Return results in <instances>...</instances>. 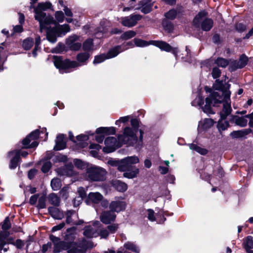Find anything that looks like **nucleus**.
I'll list each match as a JSON object with an SVG mask.
<instances>
[{"mask_svg":"<svg viewBox=\"0 0 253 253\" xmlns=\"http://www.w3.org/2000/svg\"><path fill=\"white\" fill-rule=\"evenodd\" d=\"M104 138V135L102 133H97L95 136V140L99 143L102 142Z\"/></svg>","mask_w":253,"mask_h":253,"instance_id":"nucleus-59","label":"nucleus"},{"mask_svg":"<svg viewBox=\"0 0 253 253\" xmlns=\"http://www.w3.org/2000/svg\"><path fill=\"white\" fill-rule=\"evenodd\" d=\"M129 119V117L128 116L121 117L120 118V119H119L118 120H117L116 121L115 124L116 125L119 126L121 123H126L128 121Z\"/></svg>","mask_w":253,"mask_h":253,"instance_id":"nucleus-56","label":"nucleus"},{"mask_svg":"<svg viewBox=\"0 0 253 253\" xmlns=\"http://www.w3.org/2000/svg\"><path fill=\"white\" fill-rule=\"evenodd\" d=\"M48 200L50 204L58 206L60 204L59 198L54 193H52L48 196Z\"/></svg>","mask_w":253,"mask_h":253,"instance_id":"nucleus-34","label":"nucleus"},{"mask_svg":"<svg viewBox=\"0 0 253 253\" xmlns=\"http://www.w3.org/2000/svg\"><path fill=\"white\" fill-rule=\"evenodd\" d=\"M151 43L155 46L159 47L162 50H164L167 52L172 51V53L175 55L176 58L178 49L177 48H172L171 46L168 43L159 41H151Z\"/></svg>","mask_w":253,"mask_h":253,"instance_id":"nucleus-14","label":"nucleus"},{"mask_svg":"<svg viewBox=\"0 0 253 253\" xmlns=\"http://www.w3.org/2000/svg\"><path fill=\"white\" fill-rule=\"evenodd\" d=\"M204 104L203 97L200 95L198 94L197 97L192 101V105L194 106H202Z\"/></svg>","mask_w":253,"mask_h":253,"instance_id":"nucleus-42","label":"nucleus"},{"mask_svg":"<svg viewBox=\"0 0 253 253\" xmlns=\"http://www.w3.org/2000/svg\"><path fill=\"white\" fill-rule=\"evenodd\" d=\"M133 41L135 44L137 46L140 47H145L149 45L150 44H152L151 41L150 42H149L147 41L139 39H134L133 40Z\"/></svg>","mask_w":253,"mask_h":253,"instance_id":"nucleus-39","label":"nucleus"},{"mask_svg":"<svg viewBox=\"0 0 253 253\" xmlns=\"http://www.w3.org/2000/svg\"><path fill=\"white\" fill-rule=\"evenodd\" d=\"M140 133V140L138 141L131 128L126 127L124 129L123 134L118 136V141L115 137L113 136L108 137L105 139V146L103 148V151L106 153L113 152L116 148L120 147L122 144L133 145L138 143V145L141 146L142 139V131L141 130Z\"/></svg>","mask_w":253,"mask_h":253,"instance_id":"nucleus-2","label":"nucleus"},{"mask_svg":"<svg viewBox=\"0 0 253 253\" xmlns=\"http://www.w3.org/2000/svg\"><path fill=\"white\" fill-rule=\"evenodd\" d=\"M126 203L123 200V198L118 197L111 202L109 205V208L113 212L114 211L119 212L124 211L126 209Z\"/></svg>","mask_w":253,"mask_h":253,"instance_id":"nucleus-12","label":"nucleus"},{"mask_svg":"<svg viewBox=\"0 0 253 253\" xmlns=\"http://www.w3.org/2000/svg\"><path fill=\"white\" fill-rule=\"evenodd\" d=\"M78 193L79 195V197L84 198L85 196V191L83 187H79L78 189Z\"/></svg>","mask_w":253,"mask_h":253,"instance_id":"nucleus-58","label":"nucleus"},{"mask_svg":"<svg viewBox=\"0 0 253 253\" xmlns=\"http://www.w3.org/2000/svg\"><path fill=\"white\" fill-rule=\"evenodd\" d=\"M153 3L152 0H141L139 2V6L136 9H140L144 14L149 13L152 10Z\"/></svg>","mask_w":253,"mask_h":253,"instance_id":"nucleus-16","label":"nucleus"},{"mask_svg":"<svg viewBox=\"0 0 253 253\" xmlns=\"http://www.w3.org/2000/svg\"><path fill=\"white\" fill-rule=\"evenodd\" d=\"M89 148L91 149L90 154L94 157L98 156V151L101 148V147L97 144L92 143L89 146Z\"/></svg>","mask_w":253,"mask_h":253,"instance_id":"nucleus-33","label":"nucleus"},{"mask_svg":"<svg viewBox=\"0 0 253 253\" xmlns=\"http://www.w3.org/2000/svg\"><path fill=\"white\" fill-rule=\"evenodd\" d=\"M139 162V159L137 156L127 157L121 161L118 169L120 171H125L129 169L131 165L136 164Z\"/></svg>","mask_w":253,"mask_h":253,"instance_id":"nucleus-9","label":"nucleus"},{"mask_svg":"<svg viewBox=\"0 0 253 253\" xmlns=\"http://www.w3.org/2000/svg\"><path fill=\"white\" fill-rule=\"evenodd\" d=\"M103 198V196L99 192H90L88 195L86 202L87 204H89L90 202L98 204Z\"/></svg>","mask_w":253,"mask_h":253,"instance_id":"nucleus-20","label":"nucleus"},{"mask_svg":"<svg viewBox=\"0 0 253 253\" xmlns=\"http://www.w3.org/2000/svg\"><path fill=\"white\" fill-rule=\"evenodd\" d=\"M163 26L165 30L169 33L171 32L173 30V25L170 22L167 21H163Z\"/></svg>","mask_w":253,"mask_h":253,"instance_id":"nucleus-46","label":"nucleus"},{"mask_svg":"<svg viewBox=\"0 0 253 253\" xmlns=\"http://www.w3.org/2000/svg\"><path fill=\"white\" fill-rule=\"evenodd\" d=\"M34 44V40L32 38H27L23 41V47L26 50L30 49Z\"/></svg>","mask_w":253,"mask_h":253,"instance_id":"nucleus-40","label":"nucleus"},{"mask_svg":"<svg viewBox=\"0 0 253 253\" xmlns=\"http://www.w3.org/2000/svg\"><path fill=\"white\" fill-rule=\"evenodd\" d=\"M73 166L71 165H67L62 169H58L57 172L62 175L73 176L76 174L73 170Z\"/></svg>","mask_w":253,"mask_h":253,"instance_id":"nucleus-24","label":"nucleus"},{"mask_svg":"<svg viewBox=\"0 0 253 253\" xmlns=\"http://www.w3.org/2000/svg\"><path fill=\"white\" fill-rule=\"evenodd\" d=\"M126 170L127 171L123 174L124 176L129 179L137 177L139 173V169L135 167H131L130 169H128Z\"/></svg>","mask_w":253,"mask_h":253,"instance_id":"nucleus-25","label":"nucleus"},{"mask_svg":"<svg viewBox=\"0 0 253 253\" xmlns=\"http://www.w3.org/2000/svg\"><path fill=\"white\" fill-rule=\"evenodd\" d=\"M72 248L68 251V253H85L86 252V247L83 245L81 246L73 244Z\"/></svg>","mask_w":253,"mask_h":253,"instance_id":"nucleus-27","label":"nucleus"},{"mask_svg":"<svg viewBox=\"0 0 253 253\" xmlns=\"http://www.w3.org/2000/svg\"><path fill=\"white\" fill-rule=\"evenodd\" d=\"M51 186L54 191L58 190L61 186V180L58 178L52 179L51 181Z\"/></svg>","mask_w":253,"mask_h":253,"instance_id":"nucleus-38","label":"nucleus"},{"mask_svg":"<svg viewBox=\"0 0 253 253\" xmlns=\"http://www.w3.org/2000/svg\"><path fill=\"white\" fill-rule=\"evenodd\" d=\"M75 166L79 169H84L87 167L88 164L80 159H74L73 161Z\"/></svg>","mask_w":253,"mask_h":253,"instance_id":"nucleus-37","label":"nucleus"},{"mask_svg":"<svg viewBox=\"0 0 253 253\" xmlns=\"http://www.w3.org/2000/svg\"><path fill=\"white\" fill-rule=\"evenodd\" d=\"M77 139L79 141H85L88 139V136L86 135L80 134L77 136Z\"/></svg>","mask_w":253,"mask_h":253,"instance_id":"nucleus-60","label":"nucleus"},{"mask_svg":"<svg viewBox=\"0 0 253 253\" xmlns=\"http://www.w3.org/2000/svg\"><path fill=\"white\" fill-rule=\"evenodd\" d=\"M51 167V162L50 161H46L43 163V165L41 168V170L43 172L46 173L49 171Z\"/></svg>","mask_w":253,"mask_h":253,"instance_id":"nucleus-48","label":"nucleus"},{"mask_svg":"<svg viewBox=\"0 0 253 253\" xmlns=\"http://www.w3.org/2000/svg\"><path fill=\"white\" fill-rule=\"evenodd\" d=\"M37 169H31L28 172V177L30 179H32L35 175L37 173Z\"/></svg>","mask_w":253,"mask_h":253,"instance_id":"nucleus-62","label":"nucleus"},{"mask_svg":"<svg viewBox=\"0 0 253 253\" xmlns=\"http://www.w3.org/2000/svg\"><path fill=\"white\" fill-rule=\"evenodd\" d=\"M92 39L86 40L83 43V48L85 51H89L94 49Z\"/></svg>","mask_w":253,"mask_h":253,"instance_id":"nucleus-35","label":"nucleus"},{"mask_svg":"<svg viewBox=\"0 0 253 253\" xmlns=\"http://www.w3.org/2000/svg\"><path fill=\"white\" fill-rule=\"evenodd\" d=\"M116 216V214L111 211H105L103 212L101 214L100 218L103 223L107 224L110 223L111 221H114Z\"/></svg>","mask_w":253,"mask_h":253,"instance_id":"nucleus-19","label":"nucleus"},{"mask_svg":"<svg viewBox=\"0 0 253 253\" xmlns=\"http://www.w3.org/2000/svg\"><path fill=\"white\" fill-rule=\"evenodd\" d=\"M97 133H102L104 135L114 134L116 132L115 128L114 127H101L96 130Z\"/></svg>","mask_w":253,"mask_h":253,"instance_id":"nucleus-28","label":"nucleus"},{"mask_svg":"<svg viewBox=\"0 0 253 253\" xmlns=\"http://www.w3.org/2000/svg\"><path fill=\"white\" fill-rule=\"evenodd\" d=\"M48 211L51 215L55 219H60L63 217V214L57 208L50 207L48 208Z\"/></svg>","mask_w":253,"mask_h":253,"instance_id":"nucleus-29","label":"nucleus"},{"mask_svg":"<svg viewBox=\"0 0 253 253\" xmlns=\"http://www.w3.org/2000/svg\"><path fill=\"white\" fill-rule=\"evenodd\" d=\"M115 188L120 192H125L127 189L126 184L120 181H116L114 183Z\"/></svg>","mask_w":253,"mask_h":253,"instance_id":"nucleus-32","label":"nucleus"},{"mask_svg":"<svg viewBox=\"0 0 253 253\" xmlns=\"http://www.w3.org/2000/svg\"><path fill=\"white\" fill-rule=\"evenodd\" d=\"M107 59L108 58H107V55L105 54L95 56L93 61V64H95L100 63Z\"/></svg>","mask_w":253,"mask_h":253,"instance_id":"nucleus-45","label":"nucleus"},{"mask_svg":"<svg viewBox=\"0 0 253 253\" xmlns=\"http://www.w3.org/2000/svg\"><path fill=\"white\" fill-rule=\"evenodd\" d=\"M50 239L54 243V252L55 253L59 252L62 250H68V251L70 249L72 248V245L73 244H76L75 243L68 244L65 242H60L59 239L53 235H50Z\"/></svg>","mask_w":253,"mask_h":253,"instance_id":"nucleus-10","label":"nucleus"},{"mask_svg":"<svg viewBox=\"0 0 253 253\" xmlns=\"http://www.w3.org/2000/svg\"><path fill=\"white\" fill-rule=\"evenodd\" d=\"M38 199V195H34L31 197L30 199V203L31 205H35Z\"/></svg>","mask_w":253,"mask_h":253,"instance_id":"nucleus-63","label":"nucleus"},{"mask_svg":"<svg viewBox=\"0 0 253 253\" xmlns=\"http://www.w3.org/2000/svg\"><path fill=\"white\" fill-rule=\"evenodd\" d=\"M45 207V197L44 196H41L38 201V208L40 209H43Z\"/></svg>","mask_w":253,"mask_h":253,"instance_id":"nucleus-52","label":"nucleus"},{"mask_svg":"<svg viewBox=\"0 0 253 253\" xmlns=\"http://www.w3.org/2000/svg\"><path fill=\"white\" fill-rule=\"evenodd\" d=\"M135 35V32L132 30H130L124 33L121 35V38L123 40H127L134 37Z\"/></svg>","mask_w":253,"mask_h":253,"instance_id":"nucleus-41","label":"nucleus"},{"mask_svg":"<svg viewBox=\"0 0 253 253\" xmlns=\"http://www.w3.org/2000/svg\"><path fill=\"white\" fill-rule=\"evenodd\" d=\"M118 229V225L116 224L109 225L107 227V230H108L109 231V233H114Z\"/></svg>","mask_w":253,"mask_h":253,"instance_id":"nucleus-57","label":"nucleus"},{"mask_svg":"<svg viewBox=\"0 0 253 253\" xmlns=\"http://www.w3.org/2000/svg\"><path fill=\"white\" fill-rule=\"evenodd\" d=\"M131 125L132 126V127H133V129H132V128H131V129L134 132L135 136H136V133L137 132V128L139 126L138 121L136 119H131ZM135 137H136V138L137 139L136 136H135Z\"/></svg>","mask_w":253,"mask_h":253,"instance_id":"nucleus-50","label":"nucleus"},{"mask_svg":"<svg viewBox=\"0 0 253 253\" xmlns=\"http://www.w3.org/2000/svg\"><path fill=\"white\" fill-rule=\"evenodd\" d=\"M207 13L202 11L198 13L193 20V24L197 27L201 25L203 30L209 31L213 26V21L210 18L206 17Z\"/></svg>","mask_w":253,"mask_h":253,"instance_id":"nucleus-7","label":"nucleus"},{"mask_svg":"<svg viewBox=\"0 0 253 253\" xmlns=\"http://www.w3.org/2000/svg\"><path fill=\"white\" fill-rule=\"evenodd\" d=\"M109 233L107 229L102 230L100 232V236L101 238H106L109 235Z\"/></svg>","mask_w":253,"mask_h":253,"instance_id":"nucleus-61","label":"nucleus"},{"mask_svg":"<svg viewBox=\"0 0 253 253\" xmlns=\"http://www.w3.org/2000/svg\"><path fill=\"white\" fill-rule=\"evenodd\" d=\"M215 64L221 67L225 68L228 65H230V61H229L228 60L223 58H218L215 61Z\"/></svg>","mask_w":253,"mask_h":253,"instance_id":"nucleus-36","label":"nucleus"},{"mask_svg":"<svg viewBox=\"0 0 253 253\" xmlns=\"http://www.w3.org/2000/svg\"><path fill=\"white\" fill-rule=\"evenodd\" d=\"M10 157H12L10 160L9 168L10 169H14L16 168L20 159L19 151L15 150L10 152L8 154Z\"/></svg>","mask_w":253,"mask_h":253,"instance_id":"nucleus-18","label":"nucleus"},{"mask_svg":"<svg viewBox=\"0 0 253 253\" xmlns=\"http://www.w3.org/2000/svg\"><path fill=\"white\" fill-rule=\"evenodd\" d=\"M11 227V224L10 223L9 219L8 217H6L3 222V224L2 225V228L3 230H7L9 229Z\"/></svg>","mask_w":253,"mask_h":253,"instance_id":"nucleus-55","label":"nucleus"},{"mask_svg":"<svg viewBox=\"0 0 253 253\" xmlns=\"http://www.w3.org/2000/svg\"><path fill=\"white\" fill-rule=\"evenodd\" d=\"M213 87L218 91H213L209 97L206 98V104L202 107V109L207 114H213L211 105L216 106L218 103L224 102L223 108L220 112L221 119L218 122L217 127L219 130H224L229 126L228 122L224 119L230 114L232 110L230 103L228 102L230 96V92L228 90L229 85L227 84H223L222 82L216 80Z\"/></svg>","mask_w":253,"mask_h":253,"instance_id":"nucleus-1","label":"nucleus"},{"mask_svg":"<svg viewBox=\"0 0 253 253\" xmlns=\"http://www.w3.org/2000/svg\"><path fill=\"white\" fill-rule=\"evenodd\" d=\"M66 141L63 134H59L57 136L56 144L54 147L55 150L58 151L64 149L66 147Z\"/></svg>","mask_w":253,"mask_h":253,"instance_id":"nucleus-21","label":"nucleus"},{"mask_svg":"<svg viewBox=\"0 0 253 253\" xmlns=\"http://www.w3.org/2000/svg\"><path fill=\"white\" fill-rule=\"evenodd\" d=\"M189 148L192 151H195L201 155H206L208 151L204 148H201L197 144L191 143L188 144Z\"/></svg>","mask_w":253,"mask_h":253,"instance_id":"nucleus-31","label":"nucleus"},{"mask_svg":"<svg viewBox=\"0 0 253 253\" xmlns=\"http://www.w3.org/2000/svg\"><path fill=\"white\" fill-rule=\"evenodd\" d=\"M8 236V233L7 231L1 232L0 233V247L2 249V247L5 244L4 240Z\"/></svg>","mask_w":253,"mask_h":253,"instance_id":"nucleus-49","label":"nucleus"},{"mask_svg":"<svg viewBox=\"0 0 253 253\" xmlns=\"http://www.w3.org/2000/svg\"><path fill=\"white\" fill-rule=\"evenodd\" d=\"M177 12L174 9L169 10L165 14V17L169 19H173L176 17Z\"/></svg>","mask_w":253,"mask_h":253,"instance_id":"nucleus-47","label":"nucleus"},{"mask_svg":"<svg viewBox=\"0 0 253 253\" xmlns=\"http://www.w3.org/2000/svg\"><path fill=\"white\" fill-rule=\"evenodd\" d=\"M124 248L128 250L131 251L135 253H139L140 250L139 248L133 242H127L124 245Z\"/></svg>","mask_w":253,"mask_h":253,"instance_id":"nucleus-30","label":"nucleus"},{"mask_svg":"<svg viewBox=\"0 0 253 253\" xmlns=\"http://www.w3.org/2000/svg\"><path fill=\"white\" fill-rule=\"evenodd\" d=\"M213 125V121L211 119H205L199 123L198 131L200 133L211 127Z\"/></svg>","mask_w":253,"mask_h":253,"instance_id":"nucleus-17","label":"nucleus"},{"mask_svg":"<svg viewBox=\"0 0 253 253\" xmlns=\"http://www.w3.org/2000/svg\"><path fill=\"white\" fill-rule=\"evenodd\" d=\"M79 37L74 35L69 37L66 40V44L72 50H78L81 47V43L77 42Z\"/></svg>","mask_w":253,"mask_h":253,"instance_id":"nucleus-15","label":"nucleus"},{"mask_svg":"<svg viewBox=\"0 0 253 253\" xmlns=\"http://www.w3.org/2000/svg\"><path fill=\"white\" fill-rule=\"evenodd\" d=\"M98 224H99V222L96 221L94 223L93 227L90 226H86L84 232V235L88 238H91L96 236L97 234L96 233V224L97 225Z\"/></svg>","mask_w":253,"mask_h":253,"instance_id":"nucleus-23","label":"nucleus"},{"mask_svg":"<svg viewBox=\"0 0 253 253\" xmlns=\"http://www.w3.org/2000/svg\"><path fill=\"white\" fill-rule=\"evenodd\" d=\"M248 58L245 54H242L238 60H230V68L231 71L244 68L248 63Z\"/></svg>","mask_w":253,"mask_h":253,"instance_id":"nucleus-13","label":"nucleus"},{"mask_svg":"<svg viewBox=\"0 0 253 253\" xmlns=\"http://www.w3.org/2000/svg\"><path fill=\"white\" fill-rule=\"evenodd\" d=\"M142 18V16L139 14H131L127 16L121 18V24L127 27H132L136 25L138 21Z\"/></svg>","mask_w":253,"mask_h":253,"instance_id":"nucleus-11","label":"nucleus"},{"mask_svg":"<svg viewBox=\"0 0 253 253\" xmlns=\"http://www.w3.org/2000/svg\"><path fill=\"white\" fill-rule=\"evenodd\" d=\"M40 134V131L37 129L32 132L29 135L27 136L22 141V144L24 147L27 148H34L38 145V142L36 141L38 138Z\"/></svg>","mask_w":253,"mask_h":253,"instance_id":"nucleus-8","label":"nucleus"},{"mask_svg":"<svg viewBox=\"0 0 253 253\" xmlns=\"http://www.w3.org/2000/svg\"><path fill=\"white\" fill-rule=\"evenodd\" d=\"M44 30L46 32L47 40L50 42L54 43L57 41V37L65 36L70 32V27L68 24L59 25L55 21V22L51 23Z\"/></svg>","mask_w":253,"mask_h":253,"instance_id":"nucleus-5","label":"nucleus"},{"mask_svg":"<svg viewBox=\"0 0 253 253\" xmlns=\"http://www.w3.org/2000/svg\"><path fill=\"white\" fill-rule=\"evenodd\" d=\"M51 4L49 2L39 3L34 8L35 18L40 23V31L42 32L43 29L47 28L51 23L55 22L53 17L50 15H46L43 11L49 9Z\"/></svg>","mask_w":253,"mask_h":253,"instance_id":"nucleus-4","label":"nucleus"},{"mask_svg":"<svg viewBox=\"0 0 253 253\" xmlns=\"http://www.w3.org/2000/svg\"><path fill=\"white\" fill-rule=\"evenodd\" d=\"M106 170L100 167L91 166L86 169L85 178L90 181H103L105 179Z\"/></svg>","mask_w":253,"mask_h":253,"instance_id":"nucleus-6","label":"nucleus"},{"mask_svg":"<svg viewBox=\"0 0 253 253\" xmlns=\"http://www.w3.org/2000/svg\"><path fill=\"white\" fill-rule=\"evenodd\" d=\"M221 71L218 68L214 67L213 68L211 72V75L214 79H216L219 77Z\"/></svg>","mask_w":253,"mask_h":253,"instance_id":"nucleus-54","label":"nucleus"},{"mask_svg":"<svg viewBox=\"0 0 253 253\" xmlns=\"http://www.w3.org/2000/svg\"><path fill=\"white\" fill-rule=\"evenodd\" d=\"M127 49V48H122V46H117L110 49L107 53V58H112L117 56L121 52Z\"/></svg>","mask_w":253,"mask_h":253,"instance_id":"nucleus-26","label":"nucleus"},{"mask_svg":"<svg viewBox=\"0 0 253 253\" xmlns=\"http://www.w3.org/2000/svg\"><path fill=\"white\" fill-rule=\"evenodd\" d=\"M234 119L235 123L241 126H245L247 124V120L244 118L235 117Z\"/></svg>","mask_w":253,"mask_h":253,"instance_id":"nucleus-43","label":"nucleus"},{"mask_svg":"<svg viewBox=\"0 0 253 253\" xmlns=\"http://www.w3.org/2000/svg\"><path fill=\"white\" fill-rule=\"evenodd\" d=\"M244 248L245 250L247 249H253V237L252 236H248L246 238Z\"/></svg>","mask_w":253,"mask_h":253,"instance_id":"nucleus-44","label":"nucleus"},{"mask_svg":"<svg viewBox=\"0 0 253 253\" xmlns=\"http://www.w3.org/2000/svg\"><path fill=\"white\" fill-rule=\"evenodd\" d=\"M78 215L74 211H68L66 213V222L67 223H71L74 225L81 224V221L78 222Z\"/></svg>","mask_w":253,"mask_h":253,"instance_id":"nucleus-22","label":"nucleus"},{"mask_svg":"<svg viewBox=\"0 0 253 253\" xmlns=\"http://www.w3.org/2000/svg\"><path fill=\"white\" fill-rule=\"evenodd\" d=\"M246 117L249 118L250 119V121L249 124L250 126H253V112L249 115L246 116Z\"/></svg>","mask_w":253,"mask_h":253,"instance_id":"nucleus-64","label":"nucleus"},{"mask_svg":"<svg viewBox=\"0 0 253 253\" xmlns=\"http://www.w3.org/2000/svg\"><path fill=\"white\" fill-rule=\"evenodd\" d=\"M147 217L151 221L155 220V212L153 210L151 209H148L147 210Z\"/></svg>","mask_w":253,"mask_h":253,"instance_id":"nucleus-53","label":"nucleus"},{"mask_svg":"<svg viewBox=\"0 0 253 253\" xmlns=\"http://www.w3.org/2000/svg\"><path fill=\"white\" fill-rule=\"evenodd\" d=\"M55 17L58 22H62L64 19L63 13L61 11H57L55 13Z\"/></svg>","mask_w":253,"mask_h":253,"instance_id":"nucleus-51","label":"nucleus"},{"mask_svg":"<svg viewBox=\"0 0 253 253\" xmlns=\"http://www.w3.org/2000/svg\"><path fill=\"white\" fill-rule=\"evenodd\" d=\"M89 54L87 52L80 53L77 55V59L79 62L69 60H62L59 57H54V64L59 69L60 73L68 72L70 68H76L86 64L89 57Z\"/></svg>","mask_w":253,"mask_h":253,"instance_id":"nucleus-3","label":"nucleus"}]
</instances>
